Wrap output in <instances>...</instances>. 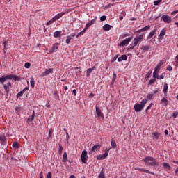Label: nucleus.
<instances>
[{
    "mask_svg": "<svg viewBox=\"0 0 178 178\" xmlns=\"http://www.w3.org/2000/svg\"><path fill=\"white\" fill-rule=\"evenodd\" d=\"M6 80H15V81H19L20 78L14 74L3 75L1 77H0V83L2 84V86H3L5 92L8 97L9 95V90H10V88L12 87V83L9 81L7 84H5Z\"/></svg>",
    "mask_w": 178,
    "mask_h": 178,
    "instance_id": "obj_1",
    "label": "nucleus"
},
{
    "mask_svg": "<svg viewBox=\"0 0 178 178\" xmlns=\"http://www.w3.org/2000/svg\"><path fill=\"white\" fill-rule=\"evenodd\" d=\"M143 162L147 165V166H152L153 168H157V166H159V163L156 161V159L150 156H147L144 159H143Z\"/></svg>",
    "mask_w": 178,
    "mask_h": 178,
    "instance_id": "obj_2",
    "label": "nucleus"
},
{
    "mask_svg": "<svg viewBox=\"0 0 178 178\" xmlns=\"http://www.w3.org/2000/svg\"><path fill=\"white\" fill-rule=\"evenodd\" d=\"M81 159L83 163H87V159H88V156H87V151L83 150L81 153Z\"/></svg>",
    "mask_w": 178,
    "mask_h": 178,
    "instance_id": "obj_3",
    "label": "nucleus"
},
{
    "mask_svg": "<svg viewBox=\"0 0 178 178\" xmlns=\"http://www.w3.org/2000/svg\"><path fill=\"white\" fill-rule=\"evenodd\" d=\"M144 40V34H141L139 36L134 38V42L135 45H138V42H141Z\"/></svg>",
    "mask_w": 178,
    "mask_h": 178,
    "instance_id": "obj_4",
    "label": "nucleus"
},
{
    "mask_svg": "<svg viewBox=\"0 0 178 178\" xmlns=\"http://www.w3.org/2000/svg\"><path fill=\"white\" fill-rule=\"evenodd\" d=\"M161 19L163 20L164 23L169 24L172 22V17L168 15H163Z\"/></svg>",
    "mask_w": 178,
    "mask_h": 178,
    "instance_id": "obj_5",
    "label": "nucleus"
},
{
    "mask_svg": "<svg viewBox=\"0 0 178 178\" xmlns=\"http://www.w3.org/2000/svg\"><path fill=\"white\" fill-rule=\"evenodd\" d=\"M0 143L2 145H5L6 144V136H5V134H0Z\"/></svg>",
    "mask_w": 178,
    "mask_h": 178,
    "instance_id": "obj_6",
    "label": "nucleus"
},
{
    "mask_svg": "<svg viewBox=\"0 0 178 178\" xmlns=\"http://www.w3.org/2000/svg\"><path fill=\"white\" fill-rule=\"evenodd\" d=\"M131 40H133V38H127L125 40H124L121 43L120 45L122 47H124V45H129V44H130V41H131Z\"/></svg>",
    "mask_w": 178,
    "mask_h": 178,
    "instance_id": "obj_7",
    "label": "nucleus"
},
{
    "mask_svg": "<svg viewBox=\"0 0 178 178\" xmlns=\"http://www.w3.org/2000/svg\"><path fill=\"white\" fill-rule=\"evenodd\" d=\"M95 108H96V113L98 118H101L102 119H104V113H102V111H101V108H99L98 106H96Z\"/></svg>",
    "mask_w": 178,
    "mask_h": 178,
    "instance_id": "obj_8",
    "label": "nucleus"
},
{
    "mask_svg": "<svg viewBox=\"0 0 178 178\" xmlns=\"http://www.w3.org/2000/svg\"><path fill=\"white\" fill-rule=\"evenodd\" d=\"M52 73H54L53 68L46 69L45 71L42 73V76L44 77V76H48V74H52Z\"/></svg>",
    "mask_w": 178,
    "mask_h": 178,
    "instance_id": "obj_9",
    "label": "nucleus"
},
{
    "mask_svg": "<svg viewBox=\"0 0 178 178\" xmlns=\"http://www.w3.org/2000/svg\"><path fill=\"white\" fill-rule=\"evenodd\" d=\"M134 109L135 112H141L143 111V108L140 104H135V105L134 106Z\"/></svg>",
    "mask_w": 178,
    "mask_h": 178,
    "instance_id": "obj_10",
    "label": "nucleus"
},
{
    "mask_svg": "<svg viewBox=\"0 0 178 178\" xmlns=\"http://www.w3.org/2000/svg\"><path fill=\"white\" fill-rule=\"evenodd\" d=\"M111 149V148L110 149H106L105 150H104V152H105V153L104 154H102L101 156H100V158L99 157H97V159H105V158H106V156H108V154H109V150Z\"/></svg>",
    "mask_w": 178,
    "mask_h": 178,
    "instance_id": "obj_11",
    "label": "nucleus"
},
{
    "mask_svg": "<svg viewBox=\"0 0 178 178\" xmlns=\"http://www.w3.org/2000/svg\"><path fill=\"white\" fill-rule=\"evenodd\" d=\"M58 44H54L51 49L49 51V54H54V52H56V51H58Z\"/></svg>",
    "mask_w": 178,
    "mask_h": 178,
    "instance_id": "obj_12",
    "label": "nucleus"
},
{
    "mask_svg": "<svg viewBox=\"0 0 178 178\" xmlns=\"http://www.w3.org/2000/svg\"><path fill=\"white\" fill-rule=\"evenodd\" d=\"M65 13H66V12L63 11V12L57 14L56 15H55L53 18L56 22V20H59V19H60V17H62V16H63Z\"/></svg>",
    "mask_w": 178,
    "mask_h": 178,
    "instance_id": "obj_13",
    "label": "nucleus"
},
{
    "mask_svg": "<svg viewBox=\"0 0 178 178\" xmlns=\"http://www.w3.org/2000/svg\"><path fill=\"white\" fill-rule=\"evenodd\" d=\"M166 34V29H163L161 31L160 34L159 35V40H163V36Z\"/></svg>",
    "mask_w": 178,
    "mask_h": 178,
    "instance_id": "obj_14",
    "label": "nucleus"
},
{
    "mask_svg": "<svg viewBox=\"0 0 178 178\" xmlns=\"http://www.w3.org/2000/svg\"><path fill=\"white\" fill-rule=\"evenodd\" d=\"M136 170H140V172H144L145 173H149L150 175H155V173L144 168H136Z\"/></svg>",
    "mask_w": 178,
    "mask_h": 178,
    "instance_id": "obj_15",
    "label": "nucleus"
},
{
    "mask_svg": "<svg viewBox=\"0 0 178 178\" xmlns=\"http://www.w3.org/2000/svg\"><path fill=\"white\" fill-rule=\"evenodd\" d=\"M123 60H127V56L126 54L122 55L118 58V62H122Z\"/></svg>",
    "mask_w": 178,
    "mask_h": 178,
    "instance_id": "obj_16",
    "label": "nucleus"
},
{
    "mask_svg": "<svg viewBox=\"0 0 178 178\" xmlns=\"http://www.w3.org/2000/svg\"><path fill=\"white\" fill-rule=\"evenodd\" d=\"M54 38H59L60 37H62V32L55 31L54 33Z\"/></svg>",
    "mask_w": 178,
    "mask_h": 178,
    "instance_id": "obj_17",
    "label": "nucleus"
},
{
    "mask_svg": "<svg viewBox=\"0 0 178 178\" xmlns=\"http://www.w3.org/2000/svg\"><path fill=\"white\" fill-rule=\"evenodd\" d=\"M99 145H94L92 149H91V153L92 152H95V151H98V149H99Z\"/></svg>",
    "mask_w": 178,
    "mask_h": 178,
    "instance_id": "obj_18",
    "label": "nucleus"
},
{
    "mask_svg": "<svg viewBox=\"0 0 178 178\" xmlns=\"http://www.w3.org/2000/svg\"><path fill=\"white\" fill-rule=\"evenodd\" d=\"M34 118H35V113H34V111H33V113L31 115V116H29L27 119V122H32V120H34Z\"/></svg>",
    "mask_w": 178,
    "mask_h": 178,
    "instance_id": "obj_19",
    "label": "nucleus"
},
{
    "mask_svg": "<svg viewBox=\"0 0 178 178\" xmlns=\"http://www.w3.org/2000/svg\"><path fill=\"white\" fill-rule=\"evenodd\" d=\"M94 23H95V19H92L90 22L86 24V29H88L89 27H91V26H92V24H94Z\"/></svg>",
    "mask_w": 178,
    "mask_h": 178,
    "instance_id": "obj_20",
    "label": "nucleus"
},
{
    "mask_svg": "<svg viewBox=\"0 0 178 178\" xmlns=\"http://www.w3.org/2000/svg\"><path fill=\"white\" fill-rule=\"evenodd\" d=\"M103 30H104V31H109V30H111V25H109V24L104 25Z\"/></svg>",
    "mask_w": 178,
    "mask_h": 178,
    "instance_id": "obj_21",
    "label": "nucleus"
},
{
    "mask_svg": "<svg viewBox=\"0 0 178 178\" xmlns=\"http://www.w3.org/2000/svg\"><path fill=\"white\" fill-rule=\"evenodd\" d=\"M30 83H31V87H32V88H34L35 84V81L34 80V78L31 77Z\"/></svg>",
    "mask_w": 178,
    "mask_h": 178,
    "instance_id": "obj_22",
    "label": "nucleus"
},
{
    "mask_svg": "<svg viewBox=\"0 0 178 178\" xmlns=\"http://www.w3.org/2000/svg\"><path fill=\"white\" fill-rule=\"evenodd\" d=\"M155 33H156V29H154L152 32L149 33V35L147 36V38H152L154 35H155Z\"/></svg>",
    "mask_w": 178,
    "mask_h": 178,
    "instance_id": "obj_23",
    "label": "nucleus"
},
{
    "mask_svg": "<svg viewBox=\"0 0 178 178\" xmlns=\"http://www.w3.org/2000/svg\"><path fill=\"white\" fill-rule=\"evenodd\" d=\"M147 102H148V100H147V99H144L140 102V106H142V108H144V106H145V104H147Z\"/></svg>",
    "mask_w": 178,
    "mask_h": 178,
    "instance_id": "obj_24",
    "label": "nucleus"
},
{
    "mask_svg": "<svg viewBox=\"0 0 178 178\" xmlns=\"http://www.w3.org/2000/svg\"><path fill=\"white\" fill-rule=\"evenodd\" d=\"M168 88H169V86H168V84L166 83H165L163 90L164 94H168Z\"/></svg>",
    "mask_w": 178,
    "mask_h": 178,
    "instance_id": "obj_25",
    "label": "nucleus"
},
{
    "mask_svg": "<svg viewBox=\"0 0 178 178\" xmlns=\"http://www.w3.org/2000/svg\"><path fill=\"white\" fill-rule=\"evenodd\" d=\"M163 168H165V169H167L168 170H170L171 168H170V165H169V163H163Z\"/></svg>",
    "mask_w": 178,
    "mask_h": 178,
    "instance_id": "obj_26",
    "label": "nucleus"
},
{
    "mask_svg": "<svg viewBox=\"0 0 178 178\" xmlns=\"http://www.w3.org/2000/svg\"><path fill=\"white\" fill-rule=\"evenodd\" d=\"M154 137L153 138H156V140H158V138H159L161 134L158 133V132H154L152 134Z\"/></svg>",
    "mask_w": 178,
    "mask_h": 178,
    "instance_id": "obj_27",
    "label": "nucleus"
},
{
    "mask_svg": "<svg viewBox=\"0 0 178 178\" xmlns=\"http://www.w3.org/2000/svg\"><path fill=\"white\" fill-rule=\"evenodd\" d=\"M63 162H67V153L65 152L63 156Z\"/></svg>",
    "mask_w": 178,
    "mask_h": 178,
    "instance_id": "obj_28",
    "label": "nucleus"
},
{
    "mask_svg": "<svg viewBox=\"0 0 178 178\" xmlns=\"http://www.w3.org/2000/svg\"><path fill=\"white\" fill-rule=\"evenodd\" d=\"M111 147H112L113 148H116L117 145H116V142L115 141V140L111 139Z\"/></svg>",
    "mask_w": 178,
    "mask_h": 178,
    "instance_id": "obj_29",
    "label": "nucleus"
},
{
    "mask_svg": "<svg viewBox=\"0 0 178 178\" xmlns=\"http://www.w3.org/2000/svg\"><path fill=\"white\" fill-rule=\"evenodd\" d=\"M94 70V68H89L87 70L86 76L87 77H90V74H91V72Z\"/></svg>",
    "mask_w": 178,
    "mask_h": 178,
    "instance_id": "obj_30",
    "label": "nucleus"
},
{
    "mask_svg": "<svg viewBox=\"0 0 178 178\" xmlns=\"http://www.w3.org/2000/svg\"><path fill=\"white\" fill-rule=\"evenodd\" d=\"M20 147V144L18 142H14L13 143V148H19Z\"/></svg>",
    "mask_w": 178,
    "mask_h": 178,
    "instance_id": "obj_31",
    "label": "nucleus"
},
{
    "mask_svg": "<svg viewBox=\"0 0 178 178\" xmlns=\"http://www.w3.org/2000/svg\"><path fill=\"white\" fill-rule=\"evenodd\" d=\"M151 28V26H146L142 29H140V31H143V33L144 31H147V30H149V29Z\"/></svg>",
    "mask_w": 178,
    "mask_h": 178,
    "instance_id": "obj_32",
    "label": "nucleus"
},
{
    "mask_svg": "<svg viewBox=\"0 0 178 178\" xmlns=\"http://www.w3.org/2000/svg\"><path fill=\"white\" fill-rule=\"evenodd\" d=\"M140 49H142V51H148L149 49V46L148 45H145V46H143Z\"/></svg>",
    "mask_w": 178,
    "mask_h": 178,
    "instance_id": "obj_33",
    "label": "nucleus"
},
{
    "mask_svg": "<svg viewBox=\"0 0 178 178\" xmlns=\"http://www.w3.org/2000/svg\"><path fill=\"white\" fill-rule=\"evenodd\" d=\"M161 102L165 105V106H168V99H166V98H163L161 99Z\"/></svg>",
    "mask_w": 178,
    "mask_h": 178,
    "instance_id": "obj_34",
    "label": "nucleus"
},
{
    "mask_svg": "<svg viewBox=\"0 0 178 178\" xmlns=\"http://www.w3.org/2000/svg\"><path fill=\"white\" fill-rule=\"evenodd\" d=\"M54 22H56V20L54 19V18L53 17L50 21H49L47 23V26H51V24H52L53 23H54Z\"/></svg>",
    "mask_w": 178,
    "mask_h": 178,
    "instance_id": "obj_35",
    "label": "nucleus"
},
{
    "mask_svg": "<svg viewBox=\"0 0 178 178\" xmlns=\"http://www.w3.org/2000/svg\"><path fill=\"white\" fill-rule=\"evenodd\" d=\"M53 95H54L55 99H58L59 98V95H58V92H56V91H54V92H53Z\"/></svg>",
    "mask_w": 178,
    "mask_h": 178,
    "instance_id": "obj_36",
    "label": "nucleus"
},
{
    "mask_svg": "<svg viewBox=\"0 0 178 178\" xmlns=\"http://www.w3.org/2000/svg\"><path fill=\"white\" fill-rule=\"evenodd\" d=\"M68 38H70V40H73L74 37H76V33H71L70 35L67 36Z\"/></svg>",
    "mask_w": 178,
    "mask_h": 178,
    "instance_id": "obj_37",
    "label": "nucleus"
},
{
    "mask_svg": "<svg viewBox=\"0 0 178 178\" xmlns=\"http://www.w3.org/2000/svg\"><path fill=\"white\" fill-rule=\"evenodd\" d=\"M161 70V67H158L157 65L154 67V72L158 73Z\"/></svg>",
    "mask_w": 178,
    "mask_h": 178,
    "instance_id": "obj_38",
    "label": "nucleus"
},
{
    "mask_svg": "<svg viewBox=\"0 0 178 178\" xmlns=\"http://www.w3.org/2000/svg\"><path fill=\"white\" fill-rule=\"evenodd\" d=\"M136 47H137V44H135L134 42L133 44H131L129 45L130 49H134V48H135Z\"/></svg>",
    "mask_w": 178,
    "mask_h": 178,
    "instance_id": "obj_39",
    "label": "nucleus"
},
{
    "mask_svg": "<svg viewBox=\"0 0 178 178\" xmlns=\"http://www.w3.org/2000/svg\"><path fill=\"white\" fill-rule=\"evenodd\" d=\"M159 75H158V72H153V77L154 79H155V80H156V79H158Z\"/></svg>",
    "mask_w": 178,
    "mask_h": 178,
    "instance_id": "obj_40",
    "label": "nucleus"
},
{
    "mask_svg": "<svg viewBox=\"0 0 178 178\" xmlns=\"http://www.w3.org/2000/svg\"><path fill=\"white\" fill-rule=\"evenodd\" d=\"M30 66H31V64H30V63H26L24 64V67H26V69H30Z\"/></svg>",
    "mask_w": 178,
    "mask_h": 178,
    "instance_id": "obj_41",
    "label": "nucleus"
},
{
    "mask_svg": "<svg viewBox=\"0 0 178 178\" xmlns=\"http://www.w3.org/2000/svg\"><path fill=\"white\" fill-rule=\"evenodd\" d=\"M58 151H59V154H62V151H63V147H62V145H59Z\"/></svg>",
    "mask_w": 178,
    "mask_h": 178,
    "instance_id": "obj_42",
    "label": "nucleus"
},
{
    "mask_svg": "<svg viewBox=\"0 0 178 178\" xmlns=\"http://www.w3.org/2000/svg\"><path fill=\"white\" fill-rule=\"evenodd\" d=\"M105 20H106V16L102 15V16L100 17V22H105Z\"/></svg>",
    "mask_w": 178,
    "mask_h": 178,
    "instance_id": "obj_43",
    "label": "nucleus"
},
{
    "mask_svg": "<svg viewBox=\"0 0 178 178\" xmlns=\"http://www.w3.org/2000/svg\"><path fill=\"white\" fill-rule=\"evenodd\" d=\"M152 106H154V104L153 103H151L148 106L147 108H146V112H148V111H149V109H151V107Z\"/></svg>",
    "mask_w": 178,
    "mask_h": 178,
    "instance_id": "obj_44",
    "label": "nucleus"
},
{
    "mask_svg": "<svg viewBox=\"0 0 178 178\" xmlns=\"http://www.w3.org/2000/svg\"><path fill=\"white\" fill-rule=\"evenodd\" d=\"M86 31H87V29L84 28L82 31L79 33V35H81L84 34V33H86Z\"/></svg>",
    "mask_w": 178,
    "mask_h": 178,
    "instance_id": "obj_45",
    "label": "nucleus"
},
{
    "mask_svg": "<svg viewBox=\"0 0 178 178\" xmlns=\"http://www.w3.org/2000/svg\"><path fill=\"white\" fill-rule=\"evenodd\" d=\"M155 81H156V79H150L149 81V85L151 86V84H154V83H155Z\"/></svg>",
    "mask_w": 178,
    "mask_h": 178,
    "instance_id": "obj_46",
    "label": "nucleus"
},
{
    "mask_svg": "<svg viewBox=\"0 0 178 178\" xmlns=\"http://www.w3.org/2000/svg\"><path fill=\"white\" fill-rule=\"evenodd\" d=\"M99 178H105V174L104 173V172H101L99 175Z\"/></svg>",
    "mask_w": 178,
    "mask_h": 178,
    "instance_id": "obj_47",
    "label": "nucleus"
},
{
    "mask_svg": "<svg viewBox=\"0 0 178 178\" xmlns=\"http://www.w3.org/2000/svg\"><path fill=\"white\" fill-rule=\"evenodd\" d=\"M160 2H162V0L154 1V5H155L156 6L159 5Z\"/></svg>",
    "mask_w": 178,
    "mask_h": 178,
    "instance_id": "obj_48",
    "label": "nucleus"
},
{
    "mask_svg": "<svg viewBox=\"0 0 178 178\" xmlns=\"http://www.w3.org/2000/svg\"><path fill=\"white\" fill-rule=\"evenodd\" d=\"M23 94H24L22 90L17 94V98H19V97H22Z\"/></svg>",
    "mask_w": 178,
    "mask_h": 178,
    "instance_id": "obj_49",
    "label": "nucleus"
},
{
    "mask_svg": "<svg viewBox=\"0 0 178 178\" xmlns=\"http://www.w3.org/2000/svg\"><path fill=\"white\" fill-rule=\"evenodd\" d=\"M152 97H154V94H148L147 98H148V99H152Z\"/></svg>",
    "mask_w": 178,
    "mask_h": 178,
    "instance_id": "obj_50",
    "label": "nucleus"
},
{
    "mask_svg": "<svg viewBox=\"0 0 178 178\" xmlns=\"http://www.w3.org/2000/svg\"><path fill=\"white\" fill-rule=\"evenodd\" d=\"M167 70H168L169 72H172V70H173V67H172V66L168 65L167 67Z\"/></svg>",
    "mask_w": 178,
    "mask_h": 178,
    "instance_id": "obj_51",
    "label": "nucleus"
},
{
    "mask_svg": "<svg viewBox=\"0 0 178 178\" xmlns=\"http://www.w3.org/2000/svg\"><path fill=\"white\" fill-rule=\"evenodd\" d=\"M46 178H52V173L49 172Z\"/></svg>",
    "mask_w": 178,
    "mask_h": 178,
    "instance_id": "obj_52",
    "label": "nucleus"
},
{
    "mask_svg": "<svg viewBox=\"0 0 178 178\" xmlns=\"http://www.w3.org/2000/svg\"><path fill=\"white\" fill-rule=\"evenodd\" d=\"M177 115H178V113L175 111L173 113H172V118H177Z\"/></svg>",
    "mask_w": 178,
    "mask_h": 178,
    "instance_id": "obj_53",
    "label": "nucleus"
},
{
    "mask_svg": "<svg viewBox=\"0 0 178 178\" xmlns=\"http://www.w3.org/2000/svg\"><path fill=\"white\" fill-rule=\"evenodd\" d=\"M162 65H163V60H161V61H160L158 64H157V67H161V66H162Z\"/></svg>",
    "mask_w": 178,
    "mask_h": 178,
    "instance_id": "obj_54",
    "label": "nucleus"
},
{
    "mask_svg": "<svg viewBox=\"0 0 178 178\" xmlns=\"http://www.w3.org/2000/svg\"><path fill=\"white\" fill-rule=\"evenodd\" d=\"M71 40L72 39H70V38H67V39L65 40L66 44H70V40Z\"/></svg>",
    "mask_w": 178,
    "mask_h": 178,
    "instance_id": "obj_55",
    "label": "nucleus"
},
{
    "mask_svg": "<svg viewBox=\"0 0 178 178\" xmlns=\"http://www.w3.org/2000/svg\"><path fill=\"white\" fill-rule=\"evenodd\" d=\"M157 79H159V80H163V79H165V76H163V75H159Z\"/></svg>",
    "mask_w": 178,
    "mask_h": 178,
    "instance_id": "obj_56",
    "label": "nucleus"
},
{
    "mask_svg": "<svg viewBox=\"0 0 178 178\" xmlns=\"http://www.w3.org/2000/svg\"><path fill=\"white\" fill-rule=\"evenodd\" d=\"M8 42L6 40V41L4 42V43H3L4 49H6V47H8Z\"/></svg>",
    "mask_w": 178,
    "mask_h": 178,
    "instance_id": "obj_57",
    "label": "nucleus"
},
{
    "mask_svg": "<svg viewBox=\"0 0 178 178\" xmlns=\"http://www.w3.org/2000/svg\"><path fill=\"white\" fill-rule=\"evenodd\" d=\"M54 131H52V129H49V137H51V136H52V133H53Z\"/></svg>",
    "mask_w": 178,
    "mask_h": 178,
    "instance_id": "obj_58",
    "label": "nucleus"
},
{
    "mask_svg": "<svg viewBox=\"0 0 178 178\" xmlns=\"http://www.w3.org/2000/svg\"><path fill=\"white\" fill-rule=\"evenodd\" d=\"M24 93L26 92V91H29V87H25L22 90Z\"/></svg>",
    "mask_w": 178,
    "mask_h": 178,
    "instance_id": "obj_59",
    "label": "nucleus"
},
{
    "mask_svg": "<svg viewBox=\"0 0 178 178\" xmlns=\"http://www.w3.org/2000/svg\"><path fill=\"white\" fill-rule=\"evenodd\" d=\"M66 138L67 140H68L70 138V136H69V133L67 132V131H66Z\"/></svg>",
    "mask_w": 178,
    "mask_h": 178,
    "instance_id": "obj_60",
    "label": "nucleus"
},
{
    "mask_svg": "<svg viewBox=\"0 0 178 178\" xmlns=\"http://www.w3.org/2000/svg\"><path fill=\"white\" fill-rule=\"evenodd\" d=\"M116 80V73H113V81H115Z\"/></svg>",
    "mask_w": 178,
    "mask_h": 178,
    "instance_id": "obj_61",
    "label": "nucleus"
},
{
    "mask_svg": "<svg viewBox=\"0 0 178 178\" xmlns=\"http://www.w3.org/2000/svg\"><path fill=\"white\" fill-rule=\"evenodd\" d=\"M95 95H94L93 93H90L89 94V98H94Z\"/></svg>",
    "mask_w": 178,
    "mask_h": 178,
    "instance_id": "obj_62",
    "label": "nucleus"
},
{
    "mask_svg": "<svg viewBox=\"0 0 178 178\" xmlns=\"http://www.w3.org/2000/svg\"><path fill=\"white\" fill-rule=\"evenodd\" d=\"M40 178H44V174H42V172H40L39 174Z\"/></svg>",
    "mask_w": 178,
    "mask_h": 178,
    "instance_id": "obj_63",
    "label": "nucleus"
},
{
    "mask_svg": "<svg viewBox=\"0 0 178 178\" xmlns=\"http://www.w3.org/2000/svg\"><path fill=\"white\" fill-rule=\"evenodd\" d=\"M72 92H73V94H74V95H77V90L76 89H74L72 90Z\"/></svg>",
    "mask_w": 178,
    "mask_h": 178,
    "instance_id": "obj_64",
    "label": "nucleus"
}]
</instances>
